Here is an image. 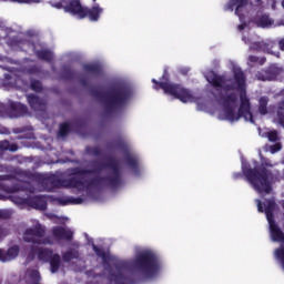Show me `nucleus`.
<instances>
[{"mask_svg": "<svg viewBox=\"0 0 284 284\" xmlns=\"http://www.w3.org/2000/svg\"><path fill=\"white\" fill-rule=\"evenodd\" d=\"M0 150H9V152H17L19 146L10 143L8 140L0 141ZM0 172H10L8 166L0 164ZM70 179L60 180L57 178L42 179L40 182L31 180L30 174L24 171H16V180H12V186L8 180L10 176L0 175V201L8 199V194H12L9 199L18 205L20 210L32 207L40 212L48 210V197L43 195L28 196L26 192H54L59 187H67L78 190V192H85V196L91 201H97V196L101 195L102 187L110 186L116 189V160L104 159L102 162L95 161L88 164V169H71Z\"/></svg>", "mask_w": 284, "mask_h": 284, "instance_id": "obj_1", "label": "nucleus"}, {"mask_svg": "<svg viewBox=\"0 0 284 284\" xmlns=\"http://www.w3.org/2000/svg\"><path fill=\"white\" fill-rule=\"evenodd\" d=\"M229 64L233 72L232 78H227V75H219L214 73V71H206L204 73L207 83L213 87V97L219 105L223 108L219 119L221 121L235 123V121H239V119L242 118L250 123H254L250 99L245 91V73L234 61H229Z\"/></svg>", "mask_w": 284, "mask_h": 284, "instance_id": "obj_2", "label": "nucleus"}, {"mask_svg": "<svg viewBox=\"0 0 284 284\" xmlns=\"http://www.w3.org/2000/svg\"><path fill=\"white\" fill-rule=\"evenodd\" d=\"M91 245L97 256L102 260L104 270H108L112 264L114 265L109 272V284L145 283V281L156 278L163 270L161 260L152 250L140 248L135 252L134 258L114 262V257L104 253L94 242Z\"/></svg>", "mask_w": 284, "mask_h": 284, "instance_id": "obj_3", "label": "nucleus"}, {"mask_svg": "<svg viewBox=\"0 0 284 284\" xmlns=\"http://www.w3.org/2000/svg\"><path fill=\"white\" fill-rule=\"evenodd\" d=\"M242 172L246 181L258 194H270L272 192V183L284 181V170L282 173L278 171L271 172L267 169L258 171V162L256 161H254V169H250V165L242 159Z\"/></svg>", "mask_w": 284, "mask_h": 284, "instance_id": "obj_4", "label": "nucleus"}, {"mask_svg": "<svg viewBox=\"0 0 284 284\" xmlns=\"http://www.w3.org/2000/svg\"><path fill=\"white\" fill-rule=\"evenodd\" d=\"M74 231L63 226L53 227L52 235L45 236V226L34 221L33 226L23 232L22 239L26 243H33V245H54L61 241H72Z\"/></svg>", "mask_w": 284, "mask_h": 284, "instance_id": "obj_5", "label": "nucleus"}, {"mask_svg": "<svg viewBox=\"0 0 284 284\" xmlns=\"http://www.w3.org/2000/svg\"><path fill=\"white\" fill-rule=\"evenodd\" d=\"M255 203H257V212H264L266 214L271 241H273V243H281L280 247L275 248L274 251V258L277 261L284 272V233L278 224H276V221H274L276 202L274 199L266 200L264 202V206L261 200H255Z\"/></svg>", "mask_w": 284, "mask_h": 284, "instance_id": "obj_6", "label": "nucleus"}, {"mask_svg": "<svg viewBox=\"0 0 284 284\" xmlns=\"http://www.w3.org/2000/svg\"><path fill=\"white\" fill-rule=\"evenodd\" d=\"M1 39L6 40V43L12 50H26V48H30L36 53L38 59L42 61H52L54 59V53L45 48V44L41 42H30L28 40H21L17 30L10 27H1L0 28V41Z\"/></svg>", "mask_w": 284, "mask_h": 284, "instance_id": "obj_7", "label": "nucleus"}, {"mask_svg": "<svg viewBox=\"0 0 284 284\" xmlns=\"http://www.w3.org/2000/svg\"><path fill=\"white\" fill-rule=\"evenodd\" d=\"M50 6L57 10H64L78 19H85L89 17L90 21H99L103 14V8L95 3L91 9L81 6V0H50Z\"/></svg>", "mask_w": 284, "mask_h": 284, "instance_id": "obj_8", "label": "nucleus"}, {"mask_svg": "<svg viewBox=\"0 0 284 284\" xmlns=\"http://www.w3.org/2000/svg\"><path fill=\"white\" fill-rule=\"evenodd\" d=\"M152 83H154V90H159L161 88L164 91V94L174 97V99H179V101L182 103H192V101H194V95H192L190 90L183 88L181 84H174L170 82L168 70H164L160 82L156 81V79H152Z\"/></svg>", "mask_w": 284, "mask_h": 284, "instance_id": "obj_9", "label": "nucleus"}, {"mask_svg": "<svg viewBox=\"0 0 284 284\" xmlns=\"http://www.w3.org/2000/svg\"><path fill=\"white\" fill-rule=\"evenodd\" d=\"M104 104L112 108H123L132 99V89L125 83H115L104 95Z\"/></svg>", "mask_w": 284, "mask_h": 284, "instance_id": "obj_10", "label": "nucleus"}, {"mask_svg": "<svg viewBox=\"0 0 284 284\" xmlns=\"http://www.w3.org/2000/svg\"><path fill=\"white\" fill-rule=\"evenodd\" d=\"M270 6H274V0H231L224 7V10L234 12L235 8L236 17L243 22V14L247 12V8H251V10H263V8H270Z\"/></svg>", "mask_w": 284, "mask_h": 284, "instance_id": "obj_11", "label": "nucleus"}, {"mask_svg": "<svg viewBox=\"0 0 284 284\" xmlns=\"http://www.w3.org/2000/svg\"><path fill=\"white\" fill-rule=\"evenodd\" d=\"M34 254H37L38 260L42 263H50V270L52 274L59 272V268L61 267V255L53 253L50 248L32 246L30 248L27 261L34 260Z\"/></svg>", "mask_w": 284, "mask_h": 284, "instance_id": "obj_12", "label": "nucleus"}, {"mask_svg": "<svg viewBox=\"0 0 284 284\" xmlns=\"http://www.w3.org/2000/svg\"><path fill=\"white\" fill-rule=\"evenodd\" d=\"M28 114V106L20 102L9 101L8 106L0 102V116H9L10 119H21ZM0 134H10V130L0 125Z\"/></svg>", "mask_w": 284, "mask_h": 284, "instance_id": "obj_13", "label": "nucleus"}, {"mask_svg": "<svg viewBox=\"0 0 284 284\" xmlns=\"http://www.w3.org/2000/svg\"><path fill=\"white\" fill-rule=\"evenodd\" d=\"M242 41L246 44H250V50H257L262 52H266L267 54H273V57H281V52L274 51V48H276V42L272 40H265L261 42H253L252 39L247 38L245 33L242 36Z\"/></svg>", "mask_w": 284, "mask_h": 284, "instance_id": "obj_14", "label": "nucleus"}, {"mask_svg": "<svg viewBox=\"0 0 284 284\" xmlns=\"http://www.w3.org/2000/svg\"><path fill=\"white\" fill-rule=\"evenodd\" d=\"M27 100L30 108L34 110V112H37L38 119H41V121H43V119L48 116V112L45 111L47 109L45 100L40 99L34 94L27 95Z\"/></svg>", "mask_w": 284, "mask_h": 284, "instance_id": "obj_15", "label": "nucleus"}, {"mask_svg": "<svg viewBox=\"0 0 284 284\" xmlns=\"http://www.w3.org/2000/svg\"><path fill=\"white\" fill-rule=\"evenodd\" d=\"M253 23H255L257 28H264V29L281 28V27H284V18L275 21L268 14H261V16H256L253 19Z\"/></svg>", "mask_w": 284, "mask_h": 284, "instance_id": "obj_16", "label": "nucleus"}, {"mask_svg": "<svg viewBox=\"0 0 284 284\" xmlns=\"http://www.w3.org/2000/svg\"><path fill=\"white\" fill-rule=\"evenodd\" d=\"M281 74H283V69L276 64H272L267 70L257 72L256 79L258 81H276Z\"/></svg>", "mask_w": 284, "mask_h": 284, "instance_id": "obj_17", "label": "nucleus"}, {"mask_svg": "<svg viewBox=\"0 0 284 284\" xmlns=\"http://www.w3.org/2000/svg\"><path fill=\"white\" fill-rule=\"evenodd\" d=\"M125 165L133 176H139L143 170L141 160H139V156L134 153H126Z\"/></svg>", "mask_w": 284, "mask_h": 284, "instance_id": "obj_18", "label": "nucleus"}, {"mask_svg": "<svg viewBox=\"0 0 284 284\" xmlns=\"http://www.w3.org/2000/svg\"><path fill=\"white\" fill-rule=\"evenodd\" d=\"M79 247H81V244H79V242H73L67 252H62L63 263H72V261L83 263V260H81V253H79Z\"/></svg>", "mask_w": 284, "mask_h": 284, "instance_id": "obj_19", "label": "nucleus"}, {"mask_svg": "<svg viewBox=\"0 0 284 284\" xmlns=\"http://www.w3.org/2000/svg\"><path fill=\"white\" fill-rule=\"evenodd\" d=\"M4 78L9 81L11 88H16L17 90H26L30 85V82L26 81L28 79L26 74L23 77L6 74Z\"/></svg>", "mask_w": 284, "mask_h": 284, "instance_id": "obj_20", "label": "nucleus"}, {"mask_svg": "<svg viewBox=\"0 0 284 284\" xmlns=\"http://www.w3.org/2000/svg\"><path fill=\"white\" fill-rule=\"evenodd\" d=\"M19 256V245H13L9 247L7 251L0 248V261L1 263H8L10 261H14Z\"/></svg>", "mask_w": 284, "mask_h": 284, "instance_id": "obj_21", "label": "nucleus"}, {"mask_svg": "<svg viewBox=\"0 0 284 284\" xmlns=\"http://www.w3.org/2000/svg\"><path fill=\"white\" fill-rule=\"evenodd\" d=\"M58 203L60 205H82V203H85V199H83V197H73V196H64V197H59Z\"/></svg>", "mask_w": 284, "mask_h": 284, "instance_id": "obj_22", "label": "nucleus"}, {"mask_svg": "<svg viewBox=\"0 0 284 284\" xmlns=\"http://www.w3.org/2000/svg\"><path fill=\"white\" fill-rule=\"evenodd\" d=\"M260 136L263 139H268L272 143H276V141H281V135L276 130L273 131H263L261 128L257 129Z\"/></svg>", "mask_w": 284, "mask_h": 284, "instance_id": "obj_23", "label": "nucleus"}, {"mask_svg": "<svg viewBox=\"0 0 284 284\" xmlns=\"http://www.w3.org/2000/svg\"><path fill=\"white\" fill-rule=\"evenodd\" d=\"M87 276H89V278H93L92 284H103V281L105 280L104 273L97 274L94 270L88 271Z\"/></svg>", "mask_w": 284, "mask_h": 284, "instance_id": "obj_24", "label": "nucleus"}, {"mask_svg": "<svg viewBox=\"0 0 284 284\" xmlns=\"http://www.w3.org/2000/svg\"><path fill=\"white\" fill-rule=\"evenodd\" d=\"M83 70L88 74H99V72H101V65L98 63L84 64Z\"/></svg>", "mask_w": 284, "mask_h": 284, "instance_id": "obj_25", "label": "nucleus"}, {"mask_svg": "<svg viewBox=\"0 0 284 284\" xmlns=\"http://www.w3.org/2000/svg\"><path fill=\"white\" fill-rule=\"evenodd\" d=\"M70 132V123L64 122L60 124L58 136H68V133Z\"/></svg>", "mask_w": 284, "mask_h": 284, "instance_id": "obj_26", "label": "nucleus"}, {"mask_svg": "<svg viewBox=\"0 0 284 284\" xmlns=\"http://www.w3.org/2000/svg\"><path fill=\"white\" fill-rule=\"evenodd\" d=\"M260 159H261L262 168H274V166L278 165V162L273 163L268 159L264 158L261 153H260Z\"/></svg>", "mask_w": 284, "mask_h": 284, "instance_id": "obj_27", "label": "nucleus"}, {"mask_svg": "<svg viewBox=\"0 0 284 284\" xmlns=\"http://www.w3.org/2000/svg\"><path fill=\"white\" fill-rule=\"evenodd\" d=\"M30 88L33 92H41L43 90V85L37 80L31 81Z\"/></svg>", "mask_w": 284, "mask_h": 284, "instance_id": "obj_28", "label": "nucleus"}, {"mask_svg": "<svg viewBox=\"0 0 284 284\" xmlns=\"http://www.w3.org/2000/svg\"><path fill=\"white\" fill-rule=\"evenodd\" d=\"M85 152L88 154H91L93 156H100L101 155V149H99V146L92 148V146H88L85 149Z\"/></svg>", "mask_w": 284, "mask_h": 284, "instance_id": "obj_29", "label": "nucleus"}, {"mask_svg": "<svg viewBox=\"0 0 284 284\" xmlns=\"http://www.w3.org/2000/svg\"><path fill=\"white\" fill-rule=\"evenodd\" d=\"M248 63L252 65V63H258L260 65H263L265 63V58H257L254 55L248 57Z\"/></svg>", "mask_w": 284, "mask_h": 284, "instance_id": "obj_30", "label": "nucleus"}, {"mask_svg": "<svg viewBox=\"0 0 284 284\" xmlns=\"http://www.w3.org/2000/svg\"><path fill=\"white\" fill-rule=\"evenodd\" d=\"M268 150H270L271 154H276V152H281V150H283V145L281 144V142H277V143L268 146Z\"/></svg>", "mask_w": 284, "mask_h": 284, "instance_id": "obj_31", "label": "nucleus"}, {"mask_svg": "<svg viewBox=\"0 0 284 284\" xmlns=\"http://www.w3.org/2000/svg\"><path fill=\"white\" fill-rule=\"evenodd\" d=\"M9 1L10 3H41V0H0Z\"/></svg>", "mask_w": 284, "mask_h": 284, "instance_id": "obj_32", "label": "nucleus"}, {"mask_svg": "<svg viewBox=\"0 0 284 284\" xmlns=\"http://www.w3.org/2000/svg\"><path fill=\"white\" fill-rule=\"evenodd\" d=\"M11 214L10 210H0V219H10Z\"/></svg>", "mask_w": 284, "mask_h": 284, "instance_id": "obj_33", "label": "nucleus"}, {"mask_svg": "<svg viewBox=\"0 0 284 284\" xmlns=\"http://www.w3.org/2000/svg\"><path fill=\"white\" fill-rule=\"evenodd\" d=\"M6 236H8V230L0 227V241L6 239Z\"/></svg>", "mask_w": 284, "mask_h": 284, "instance_id": "obj_34", "label": "nucleus"}, {"mask_svg": "<svg viewBox=\"0 0 284 284\" xmlns=\"http://www.w3.org/2000/svg\"><path fill=\"white\" fill-rule=\"evenodd\" d=\"M237 30H239V32H243V30H244V32H247V24L246 23L240 24L237 27Z\"/></svg>", "mask_w": 284, "mask_h": 284, "instance_id": "obj_35", "label": "nucleus"}, {"mask_svg": "<svg viewBox=\"0 0 284 284\" xmlns=\"http://www.w3.org/2000/svg\"><path fill=\"white\" fill-rule=\"evenodd\" d=\"M49 219H50L51 221H53L54 223H61V217H57V215L50 214V215H49Z\"/></svg>", "mask_w": 284, "mask_h": 284, "instance_id": "obj_36", "label": "nucleus"}, {"mask_svg": "<svg viewBox=\"0 0 284 284\" xmlns=\"http://www.w3.org/2000/svg\"><path fill=\"white\" fill-rule=\"evenodd\" d=\"M29 74H37L39 72V69L37 67H32L31 69L28 70Z\"/></svg>", "mask_w": 284, "mask_h": 284, "instance_id": "obj_37", "label": "nucleus"}, {"mask_svg": "<svg viewBox=\"0 0 284 284\" xmlns=\"http://www.w3.org/2000/svg\"><path fill=\"white\" fill-rule=\"evenodd\" d=\"M74 272H83L85 270V265L82 266H73Z\"/></svg>", "mask_w": 284, "mask_h": 284, "instance_id": "obj_38", "label": "nucleus"}, {"mask_svg": "<svg viewBox=\"0 0 284 284\" xmlns=\"http://www.w3.org/2000/svg\"><path fill=\"white\" fill-rule=\"evenodd\" d=\"M278 48H280V50H282V52H284V38H282V39L278 41Z\"/></svg>", "mask_w": 284, "mask_h": 284, "instance_id": "obj_39", "label": "nucleus"}, {"mask_svg": "<svg viewBox=\"0 0 284 284\" xmlns=\"http://www.w3.org/2000/svg\"><path fill=\"white\" fill-rule=\"evenodd\" d=\"M181 72H182V74H187V72H190V69L184 68V69L181 70Z\"/></svg>", "mask_w": 284, "mask_h": 284, "instance_id": "obj_40", "label": "nucleus"}, {"mask_svg": "<svg viewBox=\"0 0 284 284\" xmlns=\"http://www.w3.org/2000/svg\"><path fill=\"white\" fill-rule=\"evenodd\" d=\"M233 179H241V173H234Z\"/></svg>", "mask_w": 284, "mask_h": 284, "instance_id": "obj_41", "label": "nucleus"}, {"mask_svg": "<svg viewBox=\"0 0 284 284\" xmlns=\"http://www.w3.org/2000/svg\"><path fill=\"white\" fill-rule=\"evenodd\" d=\"M27 139H34V135L32 133H30Z\"/></svg>", "mask_w": 284, "mask_h": 284, "instance_id": "obj_42", "label": "nucleus"}, {"mask_svg": "<svg viewBox=\"0 0 284 284\" xmlns=\"http://www.w3.org/2000/svg\"><path fill=\"white\" fill-rule=\"evenodd\" d=\"M282 8L284 9V0H282Z\"/></svg>", "mask_w": 284, "mask_h": 284, "instance_id": "obj_43", "label": "nucleus"}, {"mask_svg": "<svg viewBox=\"0 0 284 284\" xmlns=\"http://www.w3.org/2000/svg\"><path fill=\"white\" fill-rule=\"evenodd\" d=\"M14 133L17 134V133H19V131H18V130H14Z\"/></svg>", "mask_w": 284, "mask_h": 284, "instance_id": "obj_44", "label": "nucleus"}, {"mask_svg": "<svg viewBox=\"0 0 284 284\" xmlns=\"http://www.w3.org/2000/svg\"><path fill=\"white\" fill-rule=\"evenodd\" d=\"M93 3H97V0H93Z\"/></svg>", "mask_w": 284, "mask_h": 284, "instance_id": "obj_45", "label": "nucleus"}, {"mask_svg": "<svg viewBox=\"0 0 284 284\" xmlns=\"http://www.w3.org/2000/svg\"><path fill=\"white\" fill-rule=\"evenodd\" d=\"M34 178H38L39 175H33Z\"/></svg>", "mask_w": 284, "mask_h": 284, "instance_id": "obj_46", "label": "nucleus"}, {"mask_svg": "<svg viewBox=\"0 0 284 284\" xmlns=\"http://www.w3.org/2000/svg\"><path fill=\"white\" fill-rule=\"evenodd\" d=\"M282 163H284V161Z\"/></svg>", "mask_w": 284, "mask_h": 284, "instance_id": "obj_47", "label": "nucleus"}]
</instances>
